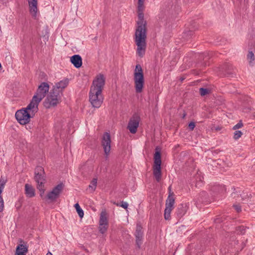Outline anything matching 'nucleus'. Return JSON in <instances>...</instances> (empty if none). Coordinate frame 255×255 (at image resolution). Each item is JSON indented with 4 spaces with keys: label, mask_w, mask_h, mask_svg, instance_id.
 <instances>
[{
    "label": "nucleus",
    "mask_w": 255,
    "mask_h": 255,
    "mask_svg": "<svg viewBox=\"0 0 255 255\" xmlns=\"http://www.w3.org/2000/svg\"><path fill=\"white\" fill-rule=\"evenodd\" d=\"M144 0H138L137 1L138 20L134 34V41L137 46L136 54L140 57L144 55L146 47L147 22L144 20Z\"/></svg>",
    "instance_id": "1"
},
{
    "label": "nucleus",
    "mask_w": 255,
    "mask_h": 255,
    "mask_svg": "<svg viewBox=\"0 0 255 255\" xmlns=\"http://www.w3.org/2000/svg\"><path fill=\"white\" fill-rule=\"evenodd\" d=\"M105 84V78L103 74H99L93 80L89 92V101L92 106L99 108L103 102L102 92Z\"/></svg>",
    "instance_id": "2"
},
{
    "label": "nucleus",
    "mask_w": 255,
    "mask_h": 255,
    "mask_svg": "<svg viewBox=\"0 0 255 255\" xmlns=\"http://www.w3.org/2000/svg\"><path fill=\"white\" fill-rule=\"evenodd\" d=\"M62 95L63 94L60 92H58L52 88L43 102L44 107L46 109H50L51 107H56L61 102Z\"/></svg>",
    "instance_id": "3"
},
{
    "label": "nucleus",
    "mask_w": 255,
    "mask_h": 255,
    "mask_svg": "<svg viewBox=\"0 0 255 255\" xmlns=\"http://www.w3.org/2000/svg\"><path fill=\"white\" fill-rule=\"evenodd\" d=\"M133 76L135 92L140 93L143 91L144 85V74L140 65L137 64L135 66Z\"/></svg>",
    "instance_id": "4"
},
{
    "label": "nucleus",
    "mask_w": 255,
    "mask_h": 255,
    "mask_svg": "<svg viewBox=\"0 0 255 255\" xmlns=\"http://www.w3.org/2000/svg\"><path fill=\"white\" fill-rule=\"evenodd\" d=\"M153 158V174L156 180L158 182L161 178V149L158 146L155 148Z\"/></svg>",
    "instance_id": "5"
},
{
    "label": "nucleus",
    "mask_w": 255,
    "mask_h": 255,
    "mask_svg": "<svg viewBox=\"0 0 255 255\" xmlns=\"http://www.w3.org/2000/svg\"><path fill=\"white\" fill-rule=\"evenodd\" d=\"M15 117L20 125H24L29 123L32 116L28 112L22 108L16 112Z\"/></svg>",
    "instance_id": "6"
},
{
    "label": "nucleus",
    "mask_w": 255,
    "mask_h": 255,
    "mask_svg": "<svg viewBox=\"0 0 255 255\" xmlns=\"http://www.w3.org/2000/svg\"><path fill=\"white\" fill-rule=\"evenodd\" d=\"M34 179L37 185H44L46 182V174L43 167L38 166L35 168Z\"/></svg>",
    "instance_id": "7"
},
{
    "label": "nucleus",
    "mask_w": 255,
    "mask_h": 255,
    "mask_svg": "<svg viewBox=\"0 0 255 255\" xmlns=\"http://www.w3.org/2000/svg\"><path fill=\"white\" fill-rule=\"evenodd\" d=\"M49 90V85L46 82H42L38 87L34 96H36L37 100L40 102L45 97Z\"/></svg>",
    "instance_id": "8"
},
{
    "label": "nucleus",
    "mask_w": 255,
    "mask_h": 255,
    "mask_svg": "<svg viewBox=\"0 0 255 255\" xmlns=\"http://www.w3.org/2000/svg\"><path fill=\"white\" fill-rule=\"evenodd\" d=\"M140 120L138 115L135 113L129 121L127 128L131 133L134 134L137 131Z\"/></svg>",
    "instance_id": "9"
},
{
    "label": "nucleus",
    "mask_w": 255,
    "mask_h": 255,
    "mask_svg": "<svg viewBox=\"0 0 255 255\" xmlns=\"http://www.w3.org/2000/svg\"><path fill=\"white\" fill-rule=\"evenodd\" d=\"M221 70L225 77L233 78L236 75L237 69L229 63H226L222 65Z\"/></svg>",
    "instance_id": "10"
},
{
    "label": "nucleus",
    "mask_w": 255,
    "mask_h": 255,
    "mask_svg": "<svg viewBox=\"0 0 255 255\" xmlns=\"http://www.w3.org/2000/svg\"><path fill=\"white\" fill-rule=\"evenodd\" d=\"M108 221L106 211H102L100 214L99 220V231L100 233H105L108 228Z\"/></svg>",
    "instance_id": "11"
},
{
    "label": "nucleus",
    "mask_w": 255,
    "mask_h": 255,
    "mask_svg": "<svg viewBox=\"0 0 255 255\" xmlns=\"http://www.w3.org/2000/svg\"><path fill=\"white\" fill-rule=\"evenodd\" d=\"M111 136L110 134L108 132H105L103 135L102 145L103 147L106 158L108 157V155L111 150Z\"/></svg>",
    "instance_id": "12"
},
{
    "label": "nucleus",
    "mask_w": 255,
    "mask_h": 255,
    "mask_svg": "<svg viewBox=\"0 0 255 255\" xmlns=\"http://www.w3.org/2000/svg\"><path fill=\"white\" fill-rule=\"evenodd\" d=\"M40 102V101L37 100L36 96H33L30 103L26 108L22 109L27 112L31 111V115H34V114L38 112V107Z\"/></svg>",
    "instance_id": "13"
},
{
    "label": "nucleus",
    "mask_w": 255,
    "mask_h": 255,
    "mask_svg": "<svg viewBox=\"0 0 255 255\" xmlns=\"http://www.w3.org/2000/svg\"><path fill=\"white\" fill-rule=\"evenodd\" d=\"M143 234L142 227L139 223H137L134 235L136 238V245L138 249L140 248V246L142 244Z\"/></svg>",
    "instance_id": "14"
},
{
    "label": "nucleus",
    "mask_w": 255,
    "mask_h": 255,
    "mask_svg": "<svg viewBox=\"0 0 255 255\" xmlns=\"http://www.w3.org/2000/svg\"><path fill=\"white\" fill-rule=\"evenodd\" d=\"M188 208L186 204H180L177 207L175 214L178 218H181L186 214Z\"/></svg>",
    "instance_id": "15"
},
{
    "label": "nucleus",
    "mask_w": 255,
    "mask_h": 255,
    "mask_svg": "<svg viewBox=\"0 0 255 255\" xmlns=\"http://www.w3.org/2000/svg\"><path fill=\"white\" fill-rule=\"evenodd\" d=\"M68 83L69 80L66 78L56 83L55 85L53 86V88L56 89L58 92H60L61 93L63 94V91L67 87Z\"/></svg>",
    "instance_id": "16"
},
{
    "label": "nucleus",
    "mask_w": 255,
    "mask_h": 255,
    "mask_svg": "<svg viewBox=\"0 0 255 255\" xmlns=\"http://www.w3.org/2000/svg\"><path fill=\"white\" fill-rule=\"evenodd\" d=\"M29 11L33 17H36L37 11V0H27Z\"/></svg>",
    "instance_id": "17"
},
{
    "label": "nucleus",
    "mask_w": 255,
    "mask_h": 255,
    "mask_svg": "<svg viewBox=\"0 0 255 255\" xmlns=\"http://www.w3.org/2000/svg\"><path fill=\"white\" fill-rule=\"evenodd\" d=\"M70 61L77 68H79L82 66V59L79 55L76 54L71 56Z\"/></svg>",
    "instance_id": "18"
},
{
    "label": "nucleus",
    "mask_w": 255,
    "mask_h": 255,
    "mask_svg": "<svg viewBox=\"0 0 255 255\" xmlns=\"http://www.w3.org/2000/svg\"><path fill=\"white\" fill-rule=\"evenodd\" d=\"M28 251V246L26 244H19L16 248L15 255H26Z\"/></svg>",
    "instance_id": "19"
},
{
    "label": "nucleus",
    "mask_w": 255,
    "mask_h": 255,
    "mask_svg": "<svg viewBox=\"0 0 255 255\" xmlns=\"http://www.w3.org/2000/svg\"><path fill=\"white\" fill-rule=\"evenodd\" d=\"M25 194L28 198H32L35 196V190L33 187L29 184H25L24 186Z\"/></svg>",
    "instance_id": "20"
},
{
    "label": "nucleus",
    "mask_w": 255,
    "mask_h": 255,
    "mask_svg": "<svg viewBox=\"0 0 255 255\" xmlns=\"http://www.w3.org/2000/svg\"><path fill=\"white\" fill-rule=\"evenodd\" d=\"M211 190L215 194H221L225 191L224 185H215L211 187Z\"/></svg>",
    "instance_id": "21"
},
{
    "label": "nucleus",
    "mask_w": 255,
    "mask_h": 255,
    "mask_svg": "<svg viewBox=\"0 0 255 255\" xmlns=\"http://www.w3.org/2000/svg\"><path fill=\"white\" fill-rule=\"evenodd\" d=\"M174 194L171 193L168 195L167 199L166 201L165 206L174 208L175 203V199L173 198Z\"/></svg>",
    "instance_id": "22"
},
{
    "label": "nucleus",
    "mask_w": 255,
    "mask_h": 255,
    "mask_svg": "<svg viewBox=\"0 0 255 255\" xmlns=\"http://www.w3.org/2000/svg\"><path fill=\"white\" fill-rule=\"evenodd\" d=\"M208 195V193L205 191H201L199 194V196L198 197V201L200 203H203L207 201Z\"/></svg>",
    "instance_id": "23"
},
{
    "label": "nucleus",
    "mask_w": 255,
    "mask_h": 255,
    "mask_svg": "<svg viewBox=\"0 0 255 255\" xmlns=\"http://www.w3.org/2000/svg\"><path fill=\"white\" fill-rule=\"evenodd\" d=\"M58 197L59 196H57V194L55 193V192L53 191V190L49 192L47 194V195L46 196H45L46 199L49 200H50L51 202L55 201Z\"/></svg>",
    "instance_id": "24"
},
{
    "label": "nucleus",
    "mask_w": 255,
    "mask_h": 255,
    "mask_svg": "<svg viewBox=\"0 0 255 255\" xmlns=\"http://www.w3.org/2000/svg\"><path fill=\"white\" fill-rule=\"evenodd\" d=\"M39 35L41 37H42L44 38L45 40L47 41L48 39L49 35H48V30L47 26H45L43 28L42 30H40V29L39 30Z\"/></svg>",
    "instance_id": "25"
},
{
    "label": "nucleus",
    "mask_w": 255,
    "mask_h": 255,
    "mask_svg": "<svg viewBox=\"0 0 255 255\" xmlns=\"http://www.w3.org/2000/svg\"><path fill=\"white\" fill-rule=\"evenodd\" d=\"M64 184L62 183H60L54 187L52 190L57 194L58 196H59L60 194L61 193L64 188Z\"/></svg>",
    "instance_id": "26"
},
{
    "label": "nucleus",
    "mask_w": 255,
    "mask_h": 255,
    "mask_svg": "<svg viewBox=\"0 0 255 255\" xmlns=\"http://www.w3.org/2000/svg\"><path fill=\"white\" fill-rule=\"evenodd\" d=\"M166 206V207L164 210V219L166 220H167L170 219V214H171L172 210H173V209L174 208L166 206Z\"/></svg>",
    "instance_id": "27"
},
{
    "label": "nucleus",
    "mask_w": 255,
    "mask_h": 255,
    "mask_svg": "<svg viewBox=\"0 0 255 255\" xmlns=\"http://www.w3.org/2000/svg\"><path fill=\"white\" fill-rule=\"evenodd\" d=\"M192 30L186 28L183 33V37L186 39L191 38L194 34V32Z\"/></svg>",
    "instance_id": "28"
},
{
    "label": "nucleus",
    "mask_w": 255,
    "mask_h": 255,
    "mask_svg": "<svg viewBox=\"0 0 255 255\" xmlns=\"http://www.w3.org/2000/svg\"><path fill=\"white\" fill-rule=\"evenodd\" d=\"M248 228L247 227L244 226H238L236 228V231L237 234L239 235H244L246 233V229Z\"/></svg>",
    "instance_id": "29"
},
{
    "label": "nucleus",
    "mask_w": 255,
    "mask_h": 255,
    "mask_svg": "<svg viewBox=\"0 0 255 255\" xmlns=\"http://www.w3.org/2000/svg\"><path fill=\"white\" fill-rule=\"evenodd\" d=\"M7 182L6 178L2 176H1L0 179V194L2 192L3 189L4 187V185Z\"/></svg>",
    "instance_id": "30"
},
{
    "label": "nucleus",
    "mask_w": 255,
    "mask_h": 255,
    "mask_svg": "<svg viewBox=\"0 0 255 255\" xmlns=\"http://www.w3.org/2000/svg\"><path fill=\"white\" fill-rule=\"evenodd\" d=\"M240 197L242 200L243 201H248V199L252 197L251 194H248V193L242 192V193L240 194Z\"/></svg>",
    "instance_id": "31"
},
{
    "label": "nucleus",
    "mask_w": 255,
    "mask_h": 255,
    "mask_svg": "<svg viewBox=\"0 0 255 255\" xmlns=\"http://www.w3.org/2000/svg\"><path fill=\"white\" fill-rule=\"evenodd\" d=\"M37 188L40 192V196L42 199H46L44 196L45 189L44 188V185H37Z\"/></svg>",
    "instance_id": "32"
},
{
    "label": "nucleus",
    "mask_w": 255,
    "mask_h": 255,
    "mask_svg": "<svg viewBox=\"0 0 255 255\" xmlns=\"http://www.w3.org/2000/svg\"><path fill=\"white\" fill-rule=\"evenodd\" d=\"M186 28L189 29V30H192V31L194 32L198 29V24L195 21H192L189 25V27Z\"/></svg>",
    "instance_id": "33"
},
{
    "label": "nucleus",
    "mask_w": 255,
    "mask_h": 255,
    "mask_svg": "<svg viewBox=\"0 0 255 255\" xmlns=\"http://www.w3.org/2000/svg\"><path fill=\"white\" fill-rule=\"evenodd\" d=\"M199 92L201 96H205L211 93V90L207 88H200Z\"/></svg>",
    "instance_id": "34"
},
{
    "label": "nucleus",
    "mask_w": 255,
    "mask_h": 255,
    "mask_svg": "<svg viewBox=\"0 0 255 255\" xmlns=\"http://www.w3.org/2000/svg\"><path fill=\"white\" fill-rule=\"evenodd\" d=\"M97 179L93 178L91 181L90 184L89 185V188H91L93 191H95L97 186Z\"/></svg>",
    "instance_id": "35"
},
{
    "label": "nucleus",
    "mask_w": 255,
    "mask_h": 255,
    "mask_svg": "<svg viewBox=\"0 0 255 255\" xmlns=\"http://www.w3.org/2000/svg\"><path fill=\"white\" fill-rule=\"evenodd\" d=\"M234 191L232 193L231 196L233 198L236 199V200H239V198H241L240 196V192H238V191H236V189L234 187L233 188Z\"/></svg>",
    "instance_id": "36"
},
{
    "label": "nucleus",
    "mask_w": 255,
    "mask_h": 255,
    "mask_svg": "<svg viewBox=\"0 0 255 255\" xmlns=\"http://www.w3.org/2000/svg\"><path fill=\"white\" fill-rule=\"evenodd\" d=\"M243 133L241 130H236L234 134V138L238 139L242 135Z\"/></svg>",
    "instance_id": "37"
},
{
    "label": "nucleus",
    "mask_w": 255,
    "mask_h": 255,
    "mask_svg": "<svg viewBox=\"0 0 255 255\" xmlns=\"http://www.w3.org/2000/svg\"><path fill=\"white\" fill-rule=\"evenodd\" d=\"M247 58L248 59L250 60V62L251 63L252 61H254L255 59V56L254 54L252 51H249L248 55Z\"/></svg>",
    "instance_id": "38"
},
{
    "label": "nucleus",
    "mask_w": 255,
    "mask_h": 255,
    "mask_svg": "<svg viewBox=\"0 0 255 255\" xmlns=\"http://www.w3.org/2000/svg\"><path fill=\"white\" fill-rule=\"evenodd\" d=\"M4 208V202L2 199L1 194H0V212H1L3 210Z\"/></svg>",
    "instance_id": "39"
},
{
    "label": "nucleus",
    "mask_w": 255,
    "mask_h": 255,
    "mask_svg": "<svg viewBox=\"0 0 255 255\" xmlns=\"http://www.w3.org/2000/svg\"><path fill=\"white\" fill-rule=\"evenodd\" d=\"M169 6H171V9H169V13L171 14H174L175 12H174V11L175 10V9L176 8V6L175 5H173V4H171L169 5Z\"/></svg>",
    "instance_id": "40"
},
{
    "label": "nucleus",
    "mask_w": 255,
    "mask_h": 255,
    "mask_svg": "<svg viewBox=\"0 0 255 255\" xmlns=\"http://www.w3.org/2000/svg\"><path fill=\"white\" fill-rule=\"evenodd\" d=\"M243 126V124L242 121H240L237 124H236V125H235L233 127V129L234 130H236L237 129L241 128Z\"/></svg>",
    "instance_id": "41"
},
{
    "label": "nucleus",
    "mask_w": 255,
    "mask_h": 255,
    "mask_svg": "<svg viewBox=\"0 0 255 255\" xmlns=\"http://www.w3.org/2000/svg\"><path fill=\"white\" fill-rule=\"evenodd\" d=\"M76 212H77L80 218H82L83 217L84 215V211L81 208L80 209H77V210H76Z\"/></svg>",
    "instance_id": "42"
},
{
    "label": "nucleus",
    "mask_w": 255,
    "mask_h": 255,
    "mask_svg": "<svg viewBox=\"0 0 255 255\" xmlns=\"http://www.w3.org/2000/svg\"><path fill=\"white\" fill-rule=\"evenodd\" d=\"M195 127V123L194 122H191L189 123L188 128L190 130H193Z\"/></svg>",
    "instance_id": "43"
},
{
    "label": "nucleus",
    "mask_w": 255,
    "mask_h": 255,
    "mask_svg": "<svg viewBox=\"0 0 255 255\" xmlns=\"http://www.w3.org/2000/svg\"><path fill=\"white\" fill-rule=\"evenodd\" d=\"M120 206L124 208L125 209H127L128 207V205L127 202L123 201L121 202V204Z\"/></svg>",
    "instance_id": "44"
},
{
    "label": "nucleus",
    "mask_w": 255,
    "mask_h": 255,
    "mask_svg": "<svg viewBox=\"0 0 255 255\" xmlns=\"http://www.w3.org/2000/svg\"><path fill=\"white\" fill-rule=\"evenodd\" d=\"M233 207L238 213L241 212V207L239 205H234Z\"/></svg>",
    "instance_id": "45"
},
{
    "label": "nucleus",
    "mask_w": 255,
    "mask_h": 255,
    "mask_svg": "<svg viewBox=\"0 0 255 255\" xmlns=\"http://www.w3.org/2000/svg\"><path fill=\"white\" fill-rule=\"evenodd\" d=\"M223 221V219H222V217H220L219 216H218V217H217L215 220H214V222L215 223H220L221 222H222Z\"/></svg>",
    "instance_id": "46"
},
{
    "label": "nucleus",
    "mask_w": 255,
    "mask_h": 255,
    "mask_svg": "<svg viewBox=\"0 0 255 255\" xmlns=\"http://www.w3.org/2000/svg\"><path fill=\"white\" fill-rule=\"evenodd\" d=\"M18 202H19V205L17 206H16L17 209H19L21 206V204H22V198H21L18 200Z\"/></svg>",
    "instance_id": "47"
},
{
    "label": "nucleus",
    "mask_w": 255,
    "mask_h": 255,
    "mask_svg": "<svg viewBox=\"0 0 255 255\" xmlns=\"http://www.w3.org/2000/svg\"><path fill=\"white\" fill-rule=\"evenodd\" d=\"M203 57L204 60L205 59H209L210 58L209 53H205L202 56V57Z\"/></svg>",
    "instance_id": "48"
},
{
    "label": "nucleus",
    "mask_w": 255,
    "mask_h": 255,
    "mask_svg": "<svg viewBox=\"0 0 255 255\" xmlns=\"http://www.w3.org/2000/svg\"><path fill=\"white\" fill-rule=\"evenodd\" d=\"M201 65L203 66V67H206L207 66V65H209V63H207L206 61H204L203 62H202L201 63Z\"/></svg>",
    "instance_id": "49"
},
{
    "label": "nucleus",
    "mask_w": 255,
    "mask_h": 255,
    "mask_svg": "<svg viewBox=\"0 0 255 255\" xmlns=\"http://www.w3.org/2000/svg\"><path fill=\"white\" fill-rule=\"evenodd\" d=\"M74 207L75 208V209L76 210H77V209H80L81 207L79 205V204L77 203H76L75 205H74Z\"/></svg>",
    "instance_id": "50"
},
{
    "label": "nucleus",
    "mask_w": 255,
    "mask_h": 255,
    "mask_svg": "<svg viewBox=\"0 0 255 255\" xmlns=\"http://www.w3.org/2000/svg\"><path fill=\"white\" fill-rule=\"evenodd\" d=\"M74 207L75 208V209L76 210H77V209H80L81 207L79 205V204L77 203H76L75 205H74Z\"/></svg>",
    "instance_id": "51"
},
{
    "label": "nucleus",
    "mask_w": 255,
    "mask_h": 255,
    "mask_svg": "<svg viewBox=\"0 0 255 255\" xmlns=\"http://www.w3.org/2000/svg\"><path fill=\"white\" fill-rule=\"evenodd\" d=\"M202 182V179H201V178H200L199 181H198V182H197L196 184V186L197 187L198 185H199V184H200V183H201Z\"/></svg>",
    "instance_id": "52"
},
{
    "label": "nucleus",
    "mask_w": 255,
    "mask_h": 255,
    "mask_svg": "<svg viewBox=\"0 0 255 255\" xmlns=\"http://www.w3.org/2000/svg\"><path fill=\"white\" fill-rule=\"evenodd\" d=\"M168 191H169V195L170 194H171V193H173V194H174L173 192H172V191H171V186H170L168 187Z\"/></svg>",
    "instance_id": "53"
},
{
    "label": "nucleus",
    "mask_w": 255,
    "mask_h": 255,
    "mask_svg": "<svg viewBox=\"0 0 255 255\" xmlns=\"http://www.w3.org/2000/svg\"><path fill=\"white\" fill-rule=\"evenodd\" d=\"M40 76L44 78L45 76H46V75L44 72H41L40 74Z\"/></svg>",
    "instance_id": "54"
},
{
    "label": "nucleus",
    "mask_w": 255,
    "mask_h": 255,
    "mask_svg": "<svg viewBox=\"0 0 255 255\" xmlns=\"http://www.w3.org/2000/svg\"><path fill=\"white\" fill-rule=\"evenodd\" d=\"M221 127H219V126H218L217 127H216V128H215V129H216V130H217V131L220 130H221Z\"/></svg>",
    "instance_id": "55"
},
{
    "label": "nucleus",
    "mask_w": 255,
    "mask_h": 255,
    "mask_svg": "<svg viewBox=\"0 0 255 255\" xmlns=\"http://www.w3.org/2000/svg\"><path fill=\"white\" fill-rule=\"evenodd\" d=\"M186 116V113L185 112H184V114H183L182 118L184 119L185 118Z\"/></svg>",
    "instance_id": "56"
},
{
    "label": "nucleus",
    "mask_w": 255,
    "mask_h": 255,
    "mask_svg": "<svg viewBox=\"0 0 255 255\" xmlns=\"http://www.w3.org/2000/svg\"><path fill=\"white\" fill-rule=\"evenodd\" d=\"M184 79H185V78H184V77H181L180 78V80H181V81H183Z\"/></svg>",
    "instance_id": "57"
},
{
    "label": "nucleus",
    "mask_w": 255,
    "mask_h": 255,
    "mask_svg": "<svg viewBox=\"0 0 255 255\" xmlns=\"http://www.w3.org/2000/svg\"><path fill=\"white\" fill-rule=\"evenodd\" d=\"M53 255L52 254V253H51L50 252H49L47 254V255Z\"/></svg>",
    "instance_id": "58"
},
{
    "label": "nucleus",
    "mask_w": 255,
    "mask_h": 255,
    "mask_svg": "<svg viewBox=\"0 0 255 255\" xmlns=\"http://www.w3.org/2000/svg\"><path fill=\"white\" fill-rule=\"evenodd\" d=\"M20 243H24L23 241L21 239L20 240Z\"/></svg>",
    "instance_id": "59"
},
{
    "label": "nucleus",
    "mask_w": 255,
    "mask_h": 255,
    "mask_svg": "<svg viewBox=\"0 0 255 255\" xmlns=\"http://www.w3.org/2000/svg\"><path fill=\"white\" fill-rule=\"evenodd\" d=\"M1 68V63H0V69Z\"/></svg>",
    "instance_id": "60"
}]
</instances>
